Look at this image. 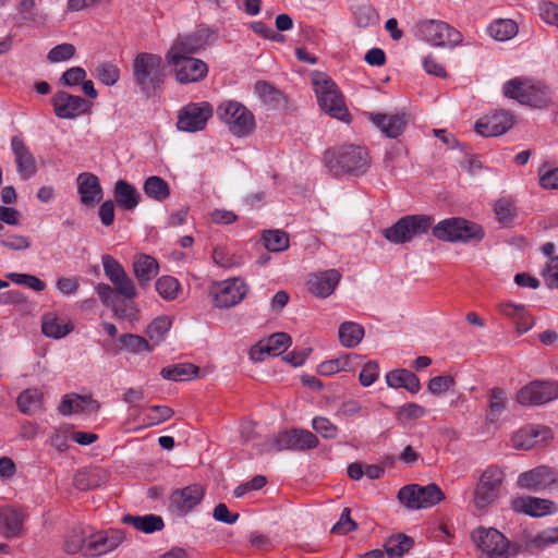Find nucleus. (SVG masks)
<instances>
[{
	"label": "nucleus",
	"mask_w": 558,
	"mask_h": 558,
	"mask_svg": "<svg viewBox=\"0 0 558 558\" xmlns=\"http://www.w3.org/2000/svg\"><path fill=\"white\" fill-rule=\"evenodd\" d=\"M209 36V32L202 28L180 34L173 39L165 59L178 83H198L207 76V63L194 54L208 45Z\"/></svg>",
	"instance_id": "f257e3e1"
},
{
	"label": "nucleus",
	"mask_w": 558,
	"mask_h": 558,
	"mask_svg": "<svg viewBox=\"0 0 558 558\" xmlns=\"http://www.w3.org/2000/svg\"><path fill=\"white\" fill-rule=\"evenodd\" d=\"M155 286L158 294L167 301L174 300L180 291L179 281L171 276L160 277L157 279Z\"/></svg>",
	"instance_id": "864d4df0"
},
{
	"label": "nucleus",
	"mask_w": 558,
	"mask_h": 558,
	"mask_svg": "<svg viewBox=\"0 0 558 558\" xmlns=\"http://www.w3.org/2000/svg\"><path fill=\"white\" fill-rule=\"evenodd\" d=\"M75 53V47L72 44H60L48 52V60L52 63L70 60Z\"/></svg>",
	"instance_id": "69168bd1"
},
{
	"label": "nucleus",
	"mask_w": 558,
	"mask_h": 558,
	"mask_svg": "<svg viewBox=\"0 0 558 558\" xmlns=\"http://www.w3.org/2000/svg\"><path fill=\"white\" fill-rule=\"evenodd\" d=\"M433 218L426 215H409L400 218L384 230V236L393 244H403L426 233L433 226Z\"/></svg>",
	"instance_id": "0eeeda50"
},
{
	"label": "nucleus",
	"mask_w": 558,
	"mask_h": 558,
	"mask_svg": "<svg viewBox=\"0 0 558 558\" xmlns=\"http://www.w3.org/2000/svg\"><path fill=\"white\" fill-rule=\"evenodd\" d=\"M132 75L134 83L146 96H151L159 90L166 80V69L160 54L140 52L132 62Z\"/></svg>",
	"instance_id": "f03ea898"
},
{
	"label": "nucleus",
	"mask_w": 558,
	"mask_h": 558,
	"mask_svg": "<svg viewBox=\"0 0 558 558\" xmlns=\"http://www.w3.org/2000/svg\"><path fill=\"white\" fill-rule=\"evenodd\" d=\"M374 124L388 137H398L408 124V117L404 113L397 114H373Z\"/></svg>",
	"instance_id": "c85d7f7f"
},
{
	"label": "nucleus",
	"mask_w": 558,
	"mask_h": 558,
	"mask_svg": "<svg viewBox=\"0 0 558 558\" xmlns=\"http://www.w3.org/2000/svg\"><path fill=\"white\" fill-rule=\"evenodd\" d=\"M535 80L529 77H514L507 81L502 86V92L506 97L515 99L521 104V96H527L529 90L533 88Z\"/></svg>",
	"instance_id": "79ce46f5"
},
{
	"label": "nucleus",
	"mask_w": 558,
	"mask_h": 558,
	"mask_svg": "<svg viewBox=\"0 0 558 558\" xmlns=\"http://www.w3.org/2000/svg\"><path fill=\"white\" fill-rule=\"evenodd\" d=\"M125 539L120 530L100 531L87 537L86 556H99L116 549Z\"/></svg>",
	"instance_id": "6ab92c4d"
},
{
	"label": "nucleus",
	"mask_w": 558,
	"mask_h": 558,
	"mask_svg": "<svg viewBox=\"0 0 558 558\" xmlns=\"http://www.w3.org/2000/svg\"><path fill=\"white\" fill-rule=\"evenodd\" d=\"M324 162L333 175L350 173L360 175L367 171L369 158L367 151L360 146H344L338 149H328Z\"/></svg>",
	"instance_id": "7ed1b4c3"
},
{
	"label": "nucleus",
	"mask_w": 558,
	"mask_h": 558,
	"mask_svg": "<svg viewBox=\"0 0 558 558\" xmlns=\"http://www.w3.org/2000/svg\"><path fill=\"white\" fill-rule=\"evenodd\" d=\"M357 355L354 353H345L335 359L322 362L317 366V373L322 376H332L340 372H351L354 369Z\"/></svg>",
	"instance_id": "2f4dec72"
},
{
	"label": "nucleus",
	"mask_w": 558,
	"mask_h": 558,
	"mask_svg": "<svg viewBox=\"0 0 558 558\" xmlns=\"http://www.w3.org/2000/svg\"><path fill=\"white\" fill-rule=\"evenodd\" d=\"M64 549L69 554L82 553L86 556L87 537L83 535L81 530L72 531L65 541Z\"/></svg>",
	"instance_id": "13d9d810"
},
{
	"label": "nucleus",
	"mask_w": 558,
	"mask_h": 558,
	"mask_svg": "<svg viewBox=\"0 0 558 558\" xmlns=\"http://www.w3.org/2000/svg\"><path fill=\"white\" fill-rule=\"evenodd\" d=\"M211 258L215 265L225 269L238 268L244 264L241 255L225 245H217L213 250Z\"/></svg>",
	"instance_id": "a19ab883"
},
{
	"label": "nucleus",
	"mask_w": 558,
	"mask_h": 558,
	"mask_svg": "<svg viewBox=\"0 0 558 558\" xmlns=\"http://www.w3.org/2000/svg\"><path fill=\"white\" fill-rule=\"evenodd\" d=\"M96 77L106 86H113L120 80V69L112 62H101L95 69Z\"/></svg>",
	"instance_id": "603ef678"
},
{
	"label": "nucleus",
	"mask_w": 558,
	"mask_h": 558,
	"mask_svg": "<svg viewBox=\"0 0 558 558\" xmlns=\"http://www.w3.org/2000/svg\"><path fill=\"white\" fill-rule=\"evenodd\" d=\"M418 36L435 47L454 48L462 44L460 31L439 20H426L417 25Z\"/></svg>",
	"instance_id": "1a4fd4ad"
},
{
	"label": "nucleus",
	"mask_w": 558,
	"mask_h": 558,
	"mask_svg": "<svg viewBox=\"0 0 558 558\" xmlns=\"http://www.w3.org/2000/svg\"><path fill=\"white\" fill-rule=\"evenodd\" d=\"M122 521L126 524H131L137 531L150 534L158 532L163 529L165 523L160 515L157 514H145V515H124Z\"/></svg>",
	"instance_id": "e433bc0d"
},
{
	"label": "nucleus",
	"mask_w": 558,
	"mask_h": 558,
	"mask_svg": "<svg viewBox=\"0 0 558 558\" xmlns=\"http://www.w3.org/2000/svg\"><path fill=\"white\" fill-rule=\"evenodd\" d=\"M265 247L270 252H282L289 247V236L281 230H269L263 235Z\"/></svg>",
	"instance_id": "3c124183"
},
{
	"label": "nucleus",
	"mask_w": 558,
	"mask_h": 558,
	"mask_svg": "<svg viewBox=\"0 0 558 558\" xmlns=\"http://www.w3.org/2000/svg\"><path fill=\"white\" fill-rule=\"evenodd\" d=\"M8 277L15 284L26 286L36 292H41L46 288V283L43 280H40L38 277L33 276V275L10 272L8 275Z\"/></svg>",
	"instance_id": "052dcab7"
},
{
	"label": "nucleus",
	"mask_w": 558,
	"mask_h": 558,
	"mask_svg": "<svg viewBox=\"0 0 558 558\" xmlns=\"http://www.w3.org/2000/svg\"><path fill=\"white\" fill-rule=\"evenodd\" d=\"M95 290L97 292V295L100 300V302L107 306L111 307L114 314L120 318H133L135 315V310L132 305L124 303V304H116L114 298H116V290L107 284V283H98L95 287Z\"/></svg>",
	"instance_id": "c756f323"
},
{
	"label": "nucleus",
	"mask_w": 558,
	"mask_h": 558,
	"mask_svg": "<svg viewBox=\"0 0 558 558\" xmlns=\"http://www.w3.org/2000/svg\"><path fill=\"white\" fill-rule=\"evenodd\" d=\"M511 509L518 513H523L533 518H541L555 514L558 511V505L546 498L518 496L512 499Z\"/></svg>",
	"instance_id": "f3484780"
},
{
	"label": "nucleus",
	"mask_w": 558,
	"mask_h": 558,
	"mask_svg": "<svg viewBox=\"0 0 558 558\" xmlns=\"http://www.w3.org/2000/svg\"><path fill=\"white\" fill-rule=\"evenodd\" d=\"M514 123L513 114L508 110H495L475 122V131L482 136H499L508 132Z\"/></svg>",
	"instance_id": "dca6fc26"
},
{
	"label": "nucleus",
	"mask_w": 558,
	"mask_h": 558,
	"mask_svg": "<svg viewBox=\"0 0 558 558\" xmlns=\"http://www.w3.org/2000/svg\"><path fill=\"white\" fill-rule=\"evenodd\" d=\"M113 197L117 205L125 210H133L141 201L140 192L124 180L116 182Z\"/></svg>",
	"instance_id": "7c9ffc66"
},
{
	"label": "nucleus",
	"mask_w": 558,
	"mask_h": 558,
	"mask_svg": "<svg viewBox=\"0 0 558 558\" xmlns=\"http://www.w3.org/2000/svg\"><path fill=\"white\" fill-rule=\"evenodd\" d=\"M77 190L81 196V202L84 205L90 206L100 202L102 197V189L99 179L89 172H83L77 177Z\"/></svg>",
	"instance_id": "bb28decb"
},
{
	"label": "nucleus",
	"mask_w": 558,
	"mask_h": 558,
	"mask_svg": "<svg viewBox=\"0 0 558 558\" xmlns=\"http://www.w3.org/2000/svg\"><path fill=\"white\" fill-rule=\"evenodd\" d=\"M171 326L172 320L169 316H158L148 325L146 333L155 343H160Z\"/></svg>",
	"instance_id": "8fccbe9b"
},
{
	"label": "nucleus",
	"mask_w": 558,
	"mask_h": 558,
	"mask_svg": "<svg viewBox=\"0 0 558 558\" xmlns=\"http://www.w3.org/2000/svg\"><path fill=\"white\" fill-rule=\"evenodd\" d=\"M248 292L247 283L240 277L214 282L210 296L217 308H229L240 304Z\"/></svg>",
	"instance_id": "9b49d317"
},
{
	"label": "nucleus",
	"mask_w": 558,
	"mask_h": 558,
	"mask_svg": "<svg viewBox=\"0 0 558 558\" xmlns=\"http://www.w3.org/2000/svg\"><path fill=\"white\" fill-rule=\"evenodd\" d=\"M54 113L61 119H73L87 110V102L80 96L58 92L52 97Z\"/></svg>",
	"instance_id": "5701e85b"
},
{
	"label": "nucleus",
	"mask_w": 558,
	"mask_h": 558,
	"mask_svg": "<svg viewBox=\"0 0 558 558\" xmlns=\"http://www.w3.org/2000/svg\"><path fill=\"white\" fill-rule=\"evenodd\" d=\"M548 434L547 428L539 425H527L512 435V447L521 450H529L544 441Z\"/></svg>",
	"instance_id": "a878e982"
},
{
	"label": "nucleus",
	"mask_w": 558,
	"mask_h": 558,
	"mask_svg": "<svg viewBox=\"0 0 558 558\" xmlns=\"http://www.w3.org/2000/svg\"><path fill=\"white\" fill-rule=\"evenodd\" d=\"M11 150L20 178L22 180L33 178L37 172L36 159L21 136L14 135L11 138Z\"/></svg>",
	"instance_id": "aec40b11"
},
{
	"label": "nucleus",
	"mask_w": 558,
	"mask_h": 558,
	"mask_svg": "<svg viewBox=\"0 0 558 558\" xmlns=\"http://www.w3.org/2000/svg\"><path fill=\"white\" fill-rule=\"evenodd\" d=\"M313 88L322 110L332 118L345 120L348 109L336 83L326 73L314 71L311 75Z\"/></svg>",
	"instance_id": "20e7f679"
},
{
	"label": "nucleus",
	"mask_w": 558,
	"mask_h": 558,
	"mask_svg": "<svg viewBox=\"0 0 558 558\" xmlns=\"http://www.w3.org/2000/svg\"><path fill=\"white\" fill-rule=\"evenodd\" d=\"M24 515L21 509L11 506L0 507V531L7 538L17 536L23 526Z\"/></svg>",
	"instance_id": "cd10ccee"
},
{
	"label": "nucleus",
	"mask_w": 558,
	"mask_h": 558,
	"mask_svg": "<svg viewBox=\"0 0 558 558\" xmlns=\"http://www.w3.org/2000/svg\"><path fill=\"white\" fill-rule=\"evenodd\" d=\"M99 403L94 400L90 396H81L76 393H70L62 398L59 405V412L62 415H71L74 413H94L98 411Z\"/></svg>",
	"instance_id": "393cba45"
},
{
	"label": "nucleus",
	"mask_w": 558,
	"mask_h": 558,
	"mask_svg": "<svg viewBox=\"0 0 558 558\" xmlns=\"http://www.w3.org/2000/svg\"><path fill=\"white\" fill-rule=\"evenodd\" d=\"M413 545L411 537L404 534H398L390 537L385 544V553L390 558H399L404 555Z\"/></svg>",
	"instance_id": "09e8293b"
},
{
	"label": "nucleus",
	"mask_w": 558,
	"mask_h": 558,
	"mask_svg": "<svg viewBox=\"0 0 558 558\" xmlns=\"http://www.w3.org/2000/svg\"><path fill=\"white\" fill-rule=\"evenodd\" d=\"M433 235L445 242L468 243L473 240L481 241L484 238V230L475 222L454 217L440 220L434 226Z\"/></svg>",
	"instance_id": "39448f33"
},
{
	"label": "nucleus",
	"mask_w": 558,
	"mask_h": 558,
	"mask_svg": "<svg viewBox=\"0 0 558 558\" xmlns=\"http://www.w3.org/2000/svg\"><path fill=\"white\" fill-rule=\"evenodd\" d=\"M213 113L214 109L209 102H191L179 110L177 128L187 133L203 131Z\"/></svg>",
	"instance_id": "ddd939ff"
},
{
	"label": "nucleus",
	"mask_w": 558,
	"mask_h": 558,
	"mask_svg": "<svg viewBox=\"0 0 558 558\" xmlns=\"http://www.w3.org/2000/svg\"><path fill=\"white\" fill-rule=\"evenodd\" d=\"M557 482L558 472L548 466L541 465L521 473L518 476L517 485L520 488L541 492L549 488Z\"/></svg>",
	"instance_id": "a211bd4d"
},
{
	"label": "nucleus",
	"mask_w": 558,
	"mask_h": 558,
	"mask_svg": "<svg viewBox=\"0 0 558 558\" xmlns=\"http://www.w3.org/2000/svg\"><path fill=\"white\" fill-rule=\"evenodd\" d=\"M198 368L190 363L178 364L173 366L163 367L160 375L165 379L173 381H184L196 376Z\"/></svg>",
	"instance_id": "a18cd8bd"
},
{
	"label": "nucleus",
	"mask_w": 558,
	"mask_h": 558,
	"mask_svg": "<svg viewBox=\"0 0 558 558\" xmlns=\"http://www.w3.org/2000/svg\"><path fill=\"white\" fill-rule=\"evenodd\" d=\"M386 383L390 388H404L411 393H417L421 389V384L416 375L404 368L387 373Z\"/></svg>",
	"instance_id": "72a5a7b5"
},
{
	"label": "nucleus",
	"mask_w": 558,
	"mask_h": 558,
	"mask_svg": "<svg viewBox=\"0 0 558 558\" xmlns=\"http://www.w3.org/2000/svg\"><path fill=\"white\" fill-rule=\"evenodd\" d=\"M312 427L325 439H335L339 433L338 426L325 416H315L312 420Z\"/></svg>",
	"instance_id": "4d7b16f0"
},
{
	"label": "nucleus",
	"mask_w": 558,
	"mask_h": 558,
	"mask_svg": "<svg viewBox=\"0 0 558 558\" xmlns=\"http://www.w3.org/2000/svg\"><path fill=\"white\" fill-rule=\"evenodd\" d=\"M340 278L341 275L336 269L314 274L307 281L308 289L316 296L327 298L335 291Z\"/></svg>",
	"instance_id": "b1692460"
},
{
	"label": "nucleus",
	"mask_w": 558,
	"mask_h": 558,
	"mask_svg": "<svg viewBox=\"0 0 558 558\" xmlns=\"http://www.w3.org/2000/svg\"><path fill=\"white\" fill-rule=\"evenodd\" d=\"M0 246L10 251H25L31 246V241L21 234H0Z\"/></svg>",
	"instance_id": "bf43d9fd"
},
{
	"label": "nucleus",
	"mask_w": 558,
	"mask_h": 558,
	"mask_svg": "<svg viewBox=\"0 0 558 558\" xmlns=\"http://www.w3.org/2000/svg\"><path fill=\"white\" fill-rule=\"evenodd\" d=\"M143 190L147 197L157 202H162L170 195L169 184L158 175L148 177L144 182Z\"/></svg>",
	"instance_id": "c03bdc74"
},
{
	"label": "nucleus",
	"mask_w": 558,
	"mask_h": 558,
	"mask_svg": "<svg viewBox=\"0 0 558 558\" xmlns=\"http://www.w3.org/2000/svg\"><path fill=\"white\" fill-rule=\"evenodd\" d=\"M133 271L141 284L149 282L159 271L157 260L146 254H137L133 262Z\"/></svg>",
	"instance_id": "c9c22d12"
},
{
	"label": "nucleus",
	"mask_w": 558,
	"mask_h": 558,
	"mask_svg": "<svg viewBox=\"0 0 558 558\" xmlns=\"http://www.w3.org/2000/svg\"><path fill=\"white\" fill-rule=\"evenodd\" d=\"M453 387L454 379L450 375L433 377L427 384L428 391L435 396L444 395Z\"/></svg>",
	"instance_id": "e2e57ef3"
},
{
	"label": "nucleus",
	"mask_w": 558,
	"mask_h": 558,
	"mask_svg": "<svg viewBox=\"0 0 558 558\" xmlns=\"http://www.w3.org/2000/svg\"><path fill=\"white\" fill-rule=\"evenodd\" d=\"M558 398V384L555 381H533L517 395V400L522 405H539Z\"/></svg>",
	"instance_id": "2eb2a0df"
},
{
	"label": "nucleus",
	"mask_w": 558,
	"mask_h": 558,
	"mask_svg": "<svg viewBox=\"0 0 558 558\" xmlns=\"http://www.w3.org/2000/svg\"><path fill=\"white\" fill-rule=\"evenodd\" d=\"M291 344V337L286 332H276L267 340L258 342L250 350V357L255 362L264 361L266 355L277 356Z\"/></svg>",
	"instance_id": "412c9836"
},
{
	"label": "nucleus",
	"mask_w": 558,
	"mask_h": 558,
	"mask_svg": "<svg viewBox=\"0 0 558 558\" xmlns=\"http://www.w3.org/2000/svg\"><path fill=\"white\" fill-rule=\"evenodd\" d=\"M504 480L505 472L497 465H488L482 472L473 494V504L476 509H485L499 498Z\"/></svg>",
	"instance_id": "423d86ee"
},
{
	"label": "nucleus",
	"mask_w": 558,
	"mask_h": 558,
	"mask_svg": "<svg viewBox=\"0 0 558 558\" xmlns=\"http://www.w3.org/2000/svg\"><path fill=\"white\" fill-rule=\"evenodd\" d=\"M402 505L409 509H425L439 504L445 495L436 484L420 486L416 484L402 487L398 493Z\"/></svg>",
	"instance_id": "f8f14e48"
},
{
	"label": "nucleus",
	"mask_w": 558,
	"mask_h": 558,
	"mask_svg": "<svg viewBox=\"0 0 558 558\" xmlns=\"http://www.w3.org/2000/svg\"><path fill=\"white\" fill-rule=\"evenodd\" d=\"M539 185L544 189L557 190L558 189V167L548 168L543 165L538 170Z\"/></svg>",
	"instance_id": "338daca9"
},
{
	"label": "nucleus",
	"mask_w": 558,
	"mask_h": 558,
	"mask_svg": "<svg viewBox=\"0 0 558 558\" xmlns=\"http://www.w3.org/2000/svg\"><path fill=\"white\" fill-rule=\"evenodd\" d=\"M205 489L202 485L192 484L182 489L174 490L170 496V506L180 514H186L204 498Z\"/></svg>",
	"instance_id": "4be33fe9"
},
{
	"label": "nucleus",
	"mask_w": 558,
	"mask_h": 558,
	"mask_svg": "<svg viewBox=\"0 0 558 558\" xmlns=\"http://www.w3.org/2000/svg\"><path fill=\"white\" fill-rule=\"evenodd\" d=\"M319 445L318 437L307 429H291L280 433L270 444L276 451L315 449Z\"/></svg>",
	"instance_id": "4468645a"
},
{
	"label": "nucleus",
	"mask_w": 558,
	"mask_h": 558,
	"mask_svg": "<svg viewBox=\"0 0 558 558\" xmlns=\"http://www.w3.org/2000/svg\"><path fill=\"white\" fill-rule=\"evenodd\" d=\"M551 102V93L542 82L535 81L527 96H521V105L542 109Z\"/></svg>",
	"instance_id": "58836bf2"
},
{
	"label": "nucleus",
	"mask_w": 558,
	"mask_h": 558,
	"mask_svg": "<svg viewBox=\"0 0 558 558\" xmlns=\"http://www.w3.org/2000/svg\"><path fill=\"white\" fill-rule=\"evenodd\" d=\"M558 543V527H548L529 541V548L543 550L549 545Z\"/></svg>",
	"instance_id": "5fc2aeb1"
},
{
	"label": "nucleus",
	"mask_w": 558,
	"mask_h": 558,
	"mask_svg": "<svg viewBox=\"0 0 558 558\" xmlns=\"http://www.w3.org/2000/svg\"><path fill=\"white\" fill-rule=\"evenodd\" d=\"M217 113L234 136H247L255 129L253 113L239 101L228 100L222 102L218 107Z\"/></svg>",
	"instance_id": "6e6552de"
},
{
	"label": "nucleus",
	"mask_w": 558,
	"mask_h": 558,
	"mask_svg": "<svg viewBox=\"0 0 558 558\" xmlns=\"http://www.w3.org/2000/svg\"><path fill=\"white\" fill-rule=\"evenodd\" d=\"M74 325L71 320L59 317L54 314H48L44 317L41 324L43 333L52 339H61L71 333Z\"/></svg>",
	"instance_id": "473e14b6"
},
{
	"label": "nucleus",
	"mask_w": 558,
	"mask_h": 558,
	"mask_svg": "<svg viewBox=\"0 0 558 558\" xmlns=\"http://www.w3.org/2000/svg\"><path fill=\"white\" fill-rule=\"evenodd\" d=\"M173 415L172 409L167 405H154L147 409V425H158Z\"/></svg>",
	"instance_id": "0e129e2a"
},
{
	"label": "nucleus",
	"mask_w": 558,
	"mask_h": 558,
	"mask_svg": "<svg viewBox=\"0 0 558 558\" xmlns=\"http://www.w3.org/2000/svg\"><path fill=\"white\" fill-rule=\"evenodd\" d=\"M113 286V289L121 294L125 300H133L137 296V290L133 282V280L129 277V275L123 272L121 276L113 278L110 281Z\"/></svg>",
	"instance_id": "6e6d98bb"
},
{
	"label": "nucleus",
	"mask_w": 558,
	"mask_h": 558,
	"mask_svg": "<svg viewBox=\"0 0 558 558\" xmlns=\"http://www.w3.org/2000/svg\"><path fill=\"white\" fill-rule=\"evenodd\" d=\"M487 33L497 41H507L518 34V25L510 19H499L487 26Z\"/></svg>",
	"instance_id": "ea45409f"
},
{
	"label": "nucleus",
	"mask_w": 558,
	"mask_h": 558,
	"mask_svg": "<svg viewBox=\"0 0 558 558\" xmlns=\"http://www.w3.org/2000/svg\"><path fill=\"white\" fill-rule=\"evenodd\" d=\"M471 538L478 550L477 558H510V542L498 530L481 526Z\"/></svg>",
	"instance_id": "9d476101"
},
{
	"label": "nucleus",
	"mask_w": 558,
	"mask_h": 558,
	"mask_svg": "<svg viewBox=\"0 0 558 558\" xmlns=\"http://www.w3.org/2000/svg\"><path fill=\"white\" fill-rule=\"evenodd\" d=\"M543 276L548 288H558V256L550 257Z\"/></svg>",
	"instance_id": "774afa93"
},
{
	"label": "nucleus",
	"mask_w": 558,
	"mask_h": 558,
	"mask_svg": "<svg viewBox=\"0 0 558 558\" xmlns=\"http://www.w3.org/2000/svg\"><path fill=\"white\" fill-rule=\"evenodd\" d=\"M508 403L506 392L500 388H493L488 396V407L486 411V424H495L505 412Z\"/></svg>",
	"instance_id": "4c0bfd02"
},
{
	"label": "nucleus",
	"mask_w": 558,
	"mask_h": 558,
	"mask_svg": "<svg viewBox=\"0 0 558 558\" xmlns=\"http://www.w3.org/2000/svg\"><path fill=\"white\" fill-rule=\"evenodd\" d=\"M353 16L355 24L363 28L372 27L379 22V15L376 9L366 2L354 7Z\"/></svg>",
	"instance_id": "49530a36"
},
{
	"label": "nucleus",
	"mask_w": 558,
	"mask_h": 558,
	"mask_svg": "<svg viewBox=\"0 0 558 558\" xmlns=\"http://www.w3.org/2000/svg\"><path fill=\"white\" fill-rule=\"evenodd\" d=\"M497 220L504 226H510L517 217L515 203L511 197H501L494 204Z\"/></svg>",
	"instance_id": "de8ad7c7"
},
{
	"label": "nucleus",
	"mask_w": 558,
	"mask_h": 558,
	"mask_svg": "<svg viewBox=\"0 0 558 558\" xmlns=\"http://www.w3.org/2000/svg\"><path fill=\"white\" fill-rule=\"evenodd\" d=\"M16 405L21 413L33 415L44 410V393L37 388H27L17 396Z\"/></svg>",
	"instance_id": "f704fd0d"
},
{
	"label": "nucleus",
	"mask_w": 558,
	"mask_h": 558,
	"mask_svg": "<svg viewBox=\"0 0 558 558\" xmlns=\"http://www.w3.org/2000/svg\"><path fill=\"white\" fill-rule=\"evenodd\" d=\"M120 342L124 349L132 353H141L144 351H150L151 348L147 340L141 336L126 333L120 338Z\"/></svg>",
	"instance_id": "680f3d73"
},
{
	"label": "nucleus",
	"mask_w": 558,
	"mask_h": 558,
	"mask_svg": "<svg viewBox=\"0 0 558 558\" xmlns=\"http://www.w3.org/2000/svg\"><path fill=\"white\" fill-rule=\"evenodd\" d=\"M339 339L343 347L354 348L364 337V328L353 322H345L339 327Z\"/></svg>",
	"instance_id": "37998d69"
}]
</instances>
